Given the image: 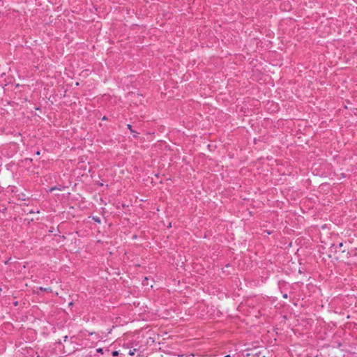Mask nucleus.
Returning a JSON list of instances; mask_svg holds the SVG:
<instances>
[{"label":"nucleus","instance_id":"obj_1","mask_svg":"<svg viewBox=\"0 0 357 357\" xmlns=\"http://www.w3.org/2000/svg\"><path fill=\"white\" fill-rule=\"evenodd\" d=\"M158 357H169V356L165 353L159 352L158 353Z\"/></svg>","mask_w":357,"mask_h":357},{"label":"nucleus","instance_id":"obj_2","mask_svg":"<svg viewBox=\"0 0 357 357\" xmlns=\"http://www.w3.org/2000/svg\"><path fill=\"white\" fill-rule=\"evenodd\" d=\"M119 355V351H114L112 352V356H117Z\"/></svg>","mask_w":357,"mask_h":357},{"label":"nucleus","instance_id":"obj_3","mask_svg":"<svg viewBox=\"0 0 357 357\" xmlns=\"http://www.w3.org/2000/svg\"><path fill=\"white\" fill-rule=\"evenodd\" d=\"M96 351L98 353L103 354V349L102 348L97 349Z\"/></svg>","mask_w":357,"mask_h":357},{"label":"nucleus","instance_id":"obj_4","mask_svg":"<svg viewBox=\"0 0 357 357\" xmlns=\"http://www.w3.org/2000/svg\"><path fill=\"white\" fill-rule=\"evenodd\" d=\"M135 350H133V351L130 350V351H129V354H130V355H131V356L134 355V354H135Z\"/></svg>","mask_w":357,"mask_h":357},{"label":"nucleus","instance_id":"obj_5","mask_svg":"<svg viewBox=\"0 0 357 357\" xmlns=\"http://www.w3.org/2000/svg\"><path fill=\"white\" fill-rule=\"evenodd\" d=\"M342 246H343V243H340L339 244V247H340V248H341V247H342Z\"/></svg>","mask_w":357,"mask_h":357},{"label":"nucleus","instance_id":"obj_6","mask_svg":"<svg viewBox=\"0 0 357 357\" xmlns=\"http://www.w3.org/2000/svg\"><path fill=\"white\" fill-rule=\"evenodd\" d=\"M283 297H284V298H287V294H284V295H283Z\"/></svg>","mask_w":357,"mask_h":357},{"label":"nucleus","instance_id":"obj_7","mask_svg":"<svg viewBox=\"0 0 357 357\" xmlns=\"http://www.w3.org/2000/svg\"><path fill=\"white\" fill-rule=\"evenodd\" d=\"M95 220H96V221L100 222V220L99 219H95Z\"/></svg>","mask_w":357,"mask_h":357},{"label":"nucleus","instance_id":"obj_8","mask_svg":"<svg viewBox=\"0 0 357 357\" xmlns=\"http://www.w3.org/2000/svg\"><path fill=\"white\" fill-rule=\"evenodd\" d=\"M224 357H230V356L229 355H227V356H225Z\"/></svg>","mask_w":357,"mask_h":357}]
</instances>
